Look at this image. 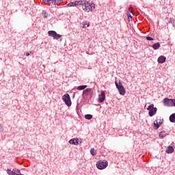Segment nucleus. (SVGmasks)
Here are the masks:
<instances>
[{
    "label": "nucleus",
    "instance_id": "obj_1",
    "mask_svg": "<svg viewBox=\"0 0 175 175\" xmlns=\"http://www.w3.org/2000/svg\"><path fill=\"white\" fill-rule=\"evenodd\" d=\"M79 5H81L83 10L88 12H91L92 8H95V4H90V2L87 1H76L68 3L67 6H77Z\"/></svg>",
    "mask_w": 175,
    "mask_h": 175
},
{
    "label": "nucleus",
    "instance_id": "obj_2",
    "mask_svg": "<svg viewBox=\"0 0 175 175\" xmlns=\"http://www.w3.org/2000/svg\"><path fill=\"white\" fill-rule=\"evenodd\" d=\"M115 84L116 85V88L118 89V91L120 93V95H122V96L125 95V93L126 92V91L125 90L124 85H122V83L120 81L118 83L117 81H116Z\"/></svg>",
    "mask_w": 175,
    "mask_h": 175
},
{
    "label": "nucleus",
    "instance_id": "obj_3",
    "mask_svg": "<svg viewBox=\"0 0 175 175\" xmlns=\"http://www.w3.org/2000/svg\"><path fill=\"white\" fill-rule=\"evenodd\" d=\"M175 100L168 98H165L163 100V103L164 106H166L167 107H172L175 106Z\"/></svg>",
    "mask_w": 175,
    "mask_h": 175
},
{
    "label": "nucleus",
    "instance_id": "obj_4",
    "mask_svg": "<svg viewBox=\"0 0 175 175\" xmlns=\"http://www.w3.org/2000/svg\"><path fill=\"white\" fill-rule=\"evenodd\" d=\"M109 165V163L106 160H100L96 163V167H98L100 170H103V169H106Z\"/></svg>",
    "mask_w": 175,
    "mask_h": 175
},
{
    "label": "nucleus",
    "instance_id": "obj_5",
    "mask_svg": "<svg viewBox=\"0 0 175 175\" xmlns=\"http://www.w3.org/2000/svg\"><path fill=\"white\" fill-rule=\"evenodd\" d=\"M62 99L66 106H68V107H70V106H72V101L70 100V96H69V94H64L62 96Z\"/></svg>",
    "mask_w": 175,
    "mask_h": 175
},
{
    "label": "nucleus",
    "instance_id": "obj_6",
    "mask_svg": "<svg viewBox=\"0 0 175 175\" xmlns=\"http://www.w3.org/2000/svg\"><path fill=\"white\" fill-rule=\"evenodd\" d=\"M147 110H149L150 117H152L155 116V114H157L158 109H157V107H154V104H151L150 105L148 106Z\"/></svg>",
    "mask_w": 175,
    "mask_h": 175
},
{
    "label": "nucleus",
    "instance_id": "obj_7",
    "mask_svg": "<svg viewBox=\"0 0 175 175\" xmlns=\"http://www.w3.org/2000/svg\"><path fill=\"white\" fill-rule=\"evenodd\" d=\"M48 35L49 36H51L53 38V39H55L56 40H58V39H61L62 38V36L60 34H58L55 32V31H48Z\"/></svg>",
    "mask_w": 175,
    "mask_h": 175
},
{
    "label": "nucleus",
    "instance_id": "obj_8",
    "mask_svg": "<svg viewBox=\"0 0 175 175\" xmlns=\"http://www.w3.org/2000/svg\"><path fill=\"white\" fill-rule=\"evenodd\" d=\"M94 90L92 88H87L83 92V96H90V98H92Z\"/></svg>",
    "mask_w": 175,
    "mask_h": 175
},
{
    "label": "nucleus",
    "instance_id": "obj_9",
    "mask_svg": "<svg viewBox=\"0 0 175 175\" xmlns=\"http://www.w3.org/2000/svg\"><path fill=\"white\" fill-rule=\"evenodd\" d=\"M105 99H106V94H105V91L102 90L100 94L98 95L99 103L105 102Z\"/></svg>",
    "mask_w": 175,
    "mask_h": 175
},
{
    "label": "nucleus",
    "instance_id": "obj_10",
    "mask_svg": "<svg viewBox=\"0 0 175 175\" xmlns=\"http://www.w3.org/2000/svg\"><path fill=\"white\" fill-rule=\"evenodd\" d=\"M162 124H163V119H161L160 118V119L156 120L154 122V126H155L156 129H158V128H159Z\"/></svg>",
    "mask_w": 175,
    "mask_h": 175
},
{
    "label": "nucleus",
    "instance_id": "obj_11",
    "mask_svg": "<svg viewBox=\"0 0 175 175\" xmlns=\"http://www.w3.org/2000/svg\"><path fill=\"white\" fill-rule=\"evenodd\" d=\"M7 173L8 175H16L17 173H20V170L13 169L12 170L8 169Z\"/></svg>",
    "mask_w": 175,
    "mask_h": 175
},
{
    "label": "nucleus",
    "instance_id": "obj_12",
    "mask_svg": "<svg viewBox=\"0 0 175 175\" xmlns=\"http://www.w3.org/2000/svg\"><path fill=\"white\" fill-rule=\"evenodd\" d=\"M157 61L159 64H165L166 62V57L161 55L158 58Z\"/></svg>",
    "mask_w": 175,
    "mask_h": 175
},
{
    "label": "nucleus",
    "instance_id": "obj_13",
    "mask_svg": "<svg viewBox=\"0 0 175 175\" xmlns=\"http://www.w3.org/2000/svg\"><path fill=\"white\" fill-rule=\"evenodd\" d=\"M70 144H74V146H77L79 144V139H71L69 140Z\"/></svg>",
    "mask_w": 175,
    "mask_h": 175
},
{
    "label": "nucleus",
    "instance_id": "obj_14",
    "mask_svg": "<svg viewBox=\"0 0 175 175\" xmlns=\"http://www.w3.org/2000/svg\"><path fill=\"white\" fill-rule=\"evenodd\" d=\"M174 152V148H173V146H168V148L165 150V152H167V154H172Z\"/></svg>",
    "mask_w": 175,
    "mask_h": 175
},
{
    "label": "nucleus",
    "instance_id": "obj_15",
    "mask_svg": "<svg viewBox=\"0 0 175 175\" xmlns=\"http://www.w3.org/2000/svg\"><path fill=\"white\" fill-rule=\"evenodd\" d=\"M152 47L154 50H158V49H159V47H161V44L159 42H157V43L152 44Z\"/></svg>",
    "mask_w": 175,
    "mask_h": 175
},
{
    "label": "nucleus",
    "instance_id": "obj_16",
    "mask_svg": "<svg viewBox=\"0 0 175 175\" xmlns=\"http://www.w3.org/2000/svg\"><path fill=\"white\" fill-rule=\"evenodd\" d=\"M44 3H53V5H55L57 1L54 0H42Z\"/></svg>",
    "mask_w": 175,
    "mask_h": 175
},
{
    "label": "nucleus",
    "instance_id": "obj_17",
    "mask_svg": "<svg viewBox=\"0 0 175 175\" xmlns=\"http://www.w3.org/2000/svg\"><path fill=\"white\" fill-rule=\"evenodd\" d=\"M166 136H167V134H166V132H165V131L160 132L159 137L161 139H163V137H166Z\"/></svg>",
    "mask_w": 175,
    "mask_h": 175
},
{
    "label": "nucleus",
    "instance_id": "obj_18",
    "mask_svg": "<svg viewBox=\"0 0 175 175\" xmlns=\"http://www.w3.org/2000/svg\"><path fill=\"white\" fill-rule=\"evenodd\" d=\"M85 88H87L86 85H79V86L77 87V90H79V91H83V90H85Z\"/></svg>",
    "mask_w": 175,
    "mask_h": 175
},
{
    "label": "nucleus",
    "instance_id": "obj_19",
    "mask_svg": "<svg viewBox=\"0 0 175 175\" xmlns=\"http://www.w3.org/2000/svg\"><path fill=\"white\" fill-rule=\"evenodd\" d=\"M170 122H175V113H172L170 116Z\"/></svg>",
    "mask_w": 175,
    "mask_h": 175
},
{
    "label": "nucleus",
    "instance_id": "obj_20",
    "mask_svg": "<svg viewBox=\"0 0 175 175\" xmlns=\"http://www.w3.org/2000/svg\"><path fill=\"white\" fill-rule=\"evenodd\" d=\"M82 28H87L88 27H90V23L87 22V21H84L83 23H82Z\"/></svg>",
    "mask_w": 175,
    "mask_h": 175
},
{
    "label": "nucleus",
    "instance_id": "obj_21",
    "mask_svg": "<svg viewBox=\"0 0 175 175\" xmlns=\"http://www.w3.org/2000/svg\"><path fill=\"white\" fill-rule=\"evenodd\" d=\"M42 17H44V18H47V17L49 16V14H47V12L43 11L42 13Z\"/></svg>",
    "mask_w": 175,
    "mask_h": 175
},
{
    "label": "nucleus",
    "instance_id": "obj_22",
    "mask_svg": "<svg viewBox=\"0 0 175 175\" xmlns=\"http://www.w3.org/2000/svg\"><path fill=\"white\" fill-rule=\"evenodd\" d=\"M85 118L86 120H92V115L87 114V115L85 116Z\"/></svg>",
    "mask_w": 175,
    "mask_h": 175
},
{
    "label": "nucleus",
    "instance_id": "obj_23",
    "mask_svg": "<svg viewBox=\"0 0 175 175\" xmlns=\"http://www.w3.org/2000/svg\"><path fill=\"white\" fill-rule=\"evenodd\" d=\"M90 154L93 156L96 155V150L94 148L90 150Z\"/></svg>",
    "mask_w": 175,
    "mask_h": 175
},
{
    "label": "nucleus",
    "instance_id": "obj_24",
    "mask_svg": "<svg viewBox=\"0 0 175 175\" xmlns=\"http://www.w3.org/2000/svg\"><path fill=\"white\" fill-rule=\"evenodd\" d=\"M127 16H128L129 21H131V20H132V15H131V14L128 13Z\"/></svg>",
    "mask_w": 175,
    "mask_h": 175
},
{
    "label": "nucleus",
    "instance_id": "obj_25",
    "mask_svg": "<svg viewBox=\"0 0 175 175\" xmlns=\"http://www.w3.org/2000/svg\"><path fill=\"white\" fill-rule=\"evenodd\" d=\"M146 40H154V38H151V37H150V36H147V37L146 38Z\"/></svg>",
    "mask_w": 175,
    "mask_h": 175
},
{
    "label": "nucleus",
    "instance_id": "obj_26",
    "mask_svg": "<svg viewBox=\"0 0 175 175\" xmlns=\"http://www.w3.org/2000/svg\"><path fill=\"white\" fill-rule=\"evenodd\" d=\"M0 131H3V127L2 126L0 125Z\"/></svg>",
    "mask_w": 175,
    "mask_h": 175
},
{
    "label": "nucleus",
    "instance_id": "obj_27",
    "mask_svg": "<svg viewBox=\"0 0 175 175\" xmlns=\"http://www.w3.org/2000/svg\"><path fill=\"white\" fill-rule=\"evenodd\" d=\"M26 55H27V57L29 56V52H27Z\"/></svg>",
    "mask_w": 175,
    "mask_h": 175
},
{
    "label": "nucleus",
    "instance_id": "obj_28",
    "mask_svg": "<svg viewBox=\"0 0 175 175\" xmlns=\"http://www.w3.org/2000/svg\"><path fill=\"white\" fill-rule=\"evenodd\" d=\"M60 42H62V39H60Z\"/></svg>",
    "mask_w": 175,
    "mask_h": 175
}]
</instances>
